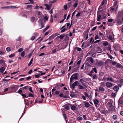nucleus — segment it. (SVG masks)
Instances as JSON below:
<instances>
[{"instance_id": "1", "label": "nucleus", "mask_w": 123, "mask_h": 123, "mask_svg": "<svg viewBox=\"0 0 123 123\" xmlns=\"http://www.w3.org/2000/svg\"><path fill=\"white\" fill-rule=\"evenodd\" d=\"M78 75V74L77 73H76L73 74L71 77L70 81H72L73 80L77 79Z\"/></svg>"}, {"instance_id": "2", "label": "nucleus", "mask_w": 123, "mask_h": 123, "mask_svg": "<svg viewBox=\"0 0 123 123\" xmlns=\"http://www.w3.org/2000/svg\"><path fill=\"white\" fill-rule=\"evenodd\" d=\"M18 88V87L17 85H15L13 87H11V89H12V92H16Z\"/></svg>"}, {"instance_id": "3", "label": "nucleus", "mask_w": 123, "mask_h": 123, "mask_svg": "<svg viewBox=\"0 0 123 123\" xmlns=\"http://www.w3.org/2000/svg\"><path fill=\"white\" fill-rule=\"evenodd\" d=\"M19 7H18V8ZM18 8V7L17 6H8L5 7H3L2 8H11L12 9H15Z\"/></svg>"}, {"instance_id": "4", "label": "nucleus", "mask_w": 123, "mask_h": 123, "mask_svg": "<svg viewBox=\"0 0 123 123\" xmlns=\"http://www.w3.org/2000/svg\"><path fill=\"white\" fill-rule=\"evenodd\" d=\"M89 31H85L84 33V36L86 38V40L88 38V34Z\"/></svg>"}, {"instance_id": "5", "label": "nucleus", "mask_w": 123, "mask_h": 123, "mask_svg": "<svg viewBox=\"0 0 123 123\" xmlns=\"http://www.w3.org/2000/svg\"><path fill=\"white\" fill-rule=\"evenodd\" d=\"M94 103V104L95 105L96 107H98V106H97L98 103H99V101L97 99H95L93 100Z\"/></svg>"}, {"instance_id": "6", "label": "nucleus", "mask_w": 123, "mask_h": 123, "mask_svg": "<svg viewBox=\"0 0 123 123\" xmlns=\"http://www.w3.org/2000/svg\"><path fill=\"white\" fill-rule=\"evenodd\" d=\"M80 81L81 82V84L85 87L86 88H87V86L86 85V84L84 83L83 81H84V80L83 79H81L80 80Z\"/></svg>"}, {"instance_id": "7", "label": "nucleus", "mask_w": 123, "mask_h": 123, "mask_svg": "<svg viewBox=\"0 0 123 123\" xmlns=\"http://www.w3.org/2000/svg\"><path fill=\"white\" fill-rule=\"evenodd\" d=\"M106 85L107 87L110 88L112 86V84L110 82H107L106 83Z\"/></svg>"}, {"instance_id": "8", "label": "nucleus", "mask_w": 123, "mask_h": 123, "mask_svg": "<svg viewBox=\"0 0 123 123\" xmlns=\"http://www.w3.org/2000/svg\"><path fill=\"white\" fill-rule=\"evenodd\" d=\"M123 104V101L120 98L118 100V105L121 106V105Z\"/></svg>"}, {"instance_id": "9", "label": "nucleus", "mask_w": 123, "mask_h": 123, "mask_svg": "<svg viewBox=\"0 0 123 123\" xmlns=\"http://www.w3.org/2000/svg\"><path fill=\"white\" fill-rule=\"evenodd\" d=\"M78 88L80 90H83L84 89V87L80 84L78 86Z\"/></svg>"}, {"instance_id": "10", "label": "nucleus", "mask_w": 123, "mask_h": 123, "mask_svg": "<svg viewBox=\"0 0 123 123\" xmlns=\"http://www.w3.org/2000/svg\"><path fill=\"white\" fill-rule=\"evenodd\" d=\"M78 70L79 67H76L73 69L72 70V73L77 72L78 71Z\"/></svg>"}, {"instance_id": "11", "label": "nucleus", "mask_w": 123, "mask_h": 123, "mask_svg": "<svg viewBox=\"0 0 123 123\" xmlns=\"http://www.w3.org/2000/svg\"><path fill=\"white\" fill-rule=\"evenodd\" d=\"M83 12L82 11H81V12H78L76 15V17L78 18L80 17L82 15L81 13H82Z\"/></svg>"}, {"instance_id": "12", "label": "nucleus", "mask_w": 123, "mask_h": 123, "mask_svg": "<svg viewBox=\"0 0 123 123\" xmlns=\"http://www.w3.org/2000/svg\"><path fill=\"white\" fill-rule=\"evenodd\" d=\"M101 15H97V20L98 21H100V20L101 19Z\"/></svg>"}, {"instance_id": "13", "label": "nucleus", "mask_w": 123, "mask_h": 123, "mask_svg": "<svg viewBox=\"0 0 123 123\" xmlns=\"http://www.w3.org/2000/svg\"><path fill=\"white\" fill-rule=\"evenodd\" d=\"M91 105L89 103L87 102H86L85 104V106L86 108H88Z\"/></svg>"}, {"instance_id": "14", "label": "nucleus", "mask_w": 123, "mask_h": 123, "mask_svg": "<svg viewBox=\"0 0 123 123\" xmlns=\"http://www.w3.org/2000/svg\"><path fill=\"white\" fill-rule=\"evenodd\" d=\"M119 89V87L117 86H115L114 87L113 90L117 92Z\"/></svg>"}, {"instance_id": "15", "label": "nucleus", "mask_w": 123, "mask_h": 123, "mask_svg": "<svg viewBox=\"0 0 123 123\" xmlns=\"http://www.w3.org/2000/svg\"><path fill=\"white\" fill-rule=\"evenodd\" d=\"M122 21L120 19H118L117 20V23L118 25H120L122 24Z\"/></svg>"}, {"instance_id": "16", "label": "nucleus", "mask_w": 123, "mask_h": 123, "mask_svg": "<svg viewBox=\"0 0 123 123\" xmlns=\"http://www.w3.org/2000/svg\"><path fill=\"white\" fill-rule=\"evenodd\" d=\"M106 80L107 81H110V82H114V80L112 78L110 77H108L106 79Z\"/></svg>"}, {"instance_id": "17", "label": "nucleus", "mask_w": 123, "mask_h": 123, "mask_svg": "<svg viewBox=\"0 0 123 123\" xmlns=\"http://www.w3.org/2000/svg\"><path fill=\"white\" fill-rule=\"evenodd\" d=\"M73 84L75 86H78L80 84V83L78 81H77L74 82Z\"/></svg>"}, {"instance_id": "18", "label": "nucleus", "mask_w": 123, "mask_h": 123, "mask_svg": "<svg viewBox=\"0 0 123 123\" xmlns=\"http://www.w3.org/2000/svg\"><path fill=\"white\" fill-rule=\"evenodd\" d=\"M116 67L117 68H123V67L120 64H117L116 65Z\"/></svg>"}, {"instance_id": "19", "label": "nucleus", "mask_w": 123, "mask_h": 123, "mask_svg": "<svg viewBox=\"0 0 123 123\" xmlns=\"http://www.w3.org/2000/svg\"><path fill=\"white\" fill-rule=\"evenodd\" d=\"M76 108V107L73 105H71V109L73 110L74 111L75 110Z\"/></svg>"}, {"instance_id": "20", "label": "nucleus", "mask_w": 123, "mask_h": 123, "mask_svg": "<svg viewBox=\"0 0 123 123\" xmlns=\"http://www.w3.org/2000/svg\"><path fill=\"white\" fill-rule=\"evenodd\" d=\"M99 90L101 92H104L105 90V89L103 87L100 86L99 88Z\"/></svg>"}, {"instance_id": "21", "label": "nucleus", "mask_w": 123, "mask_h": 123, "mask_svg": "<svg viewBox=\"0 0 123 123\" xmlns=\"http://www.w3.org/2000/svg\"><path fill=\"white\" fill-rule=\"evenodd\" d=\"M98 65L100 66H102L103 64V62L102 61L98 62Z\"/></svg>"}, {"instance_id": "22", "label": "nucleus", "mask_w": 123, "mask_h": 123, "mask_svg": "<svg viewBox=\"0 0 123 123\" xmlns=\"http://www.w3.org/2000/svg\"><path fill=\"white\" fill-rule=\"evenodd\" d=\"M31 21L32 22H34L35 20V18L34 17H31Z\"/></svg>"}, {"instance_id": "23", "label": "nucleus", "mask_w": 123, "mask_h": 123, "mask_svg": "<svg viewBox=\"0 0 123 123\" xmlns=\"http://www.w3.org/2000/svg\"><path fill=\"white\" fill-rule=\"evenodd\" d=\"M44 5L47 8V10H50V8H49V5L48 4H44Z\"/></svg>"}, {"instance_id": "24", "label": "nucleus", "mask_w": 123, "mask_h": 123, "mask_svg": "<svg viewBox=\"0 0 123 123\" xmlns=\"http://www.w3.org/2000/svg\"><path fill=\"white\" fill-rule=\"evenodd\" d=\"M64 35H60L59 36H58L57 37V38H60V39H62L64 38Z\"/></svg>"}, {"instance_id": "25", "label": "nucleus", "mask_w": 123, "mask_h": 123, "mask_svg": "<svg viewBox=\"0 0 123 123\" xmlns=\"http://www.w3.org/2000/svg\"><path fill=\"white\" fill-rule=\"evenodd\" d=\"M112 118L113 119L115 120L117 119V116L116 115H113L112 117Z\"/></svg>"}, {"instance_id": "26", "label": "nucleus", "mask_w": 123, "mask_h": 123, "mask_svg": "<svg viewBox=\"0 0 123 123\" xmlns=\"http://www.w3.org/2000/svg\"><path fill=\"white\" fill-rule=\"evenodd\" d=\"M107 2V0H103L102 3L100 5L101 6H103L104 5V4L105 3V2Z\"/></svg>"}, {"instance_id": "27", "label": "nucleus", "mask_w": 123, "mask_h": 123, "mask_svg": "<svg viewBox=\"0 0 123 123\" xmlns=\"http://www.w3.org/2000/svg\"><path fill=\"white\" fill-rule=\"evenodd\" d=\"M77 119L78 121H81L83 119V118L79 116L77 118Z\"/></svg>"}, {"instance_id": "28", "label": "nucleus", "mask_w": 123, "mask_h": 123, "mask_svg": "<svg viewBox=\"0 0 123 123\" xmlns=\"http://www.w3.org/2000/svg\"><path fill=\"white\" fill-rule=\"evenodd\" d=\"M6 50L7 51L9 52L11 50V49L10 47H8L6 48Z\"/></svg>"}, {"instance_id": "29", "label": "nucleus", "mask_w": 123, "mask_h": 123, "mask_svg": "<svg viewBox=\"0 0 123 123\" xmlns=\"http://www.w3.org/2000/svg\"><path fill=\"white\" fill-rule=\"evenodd\" d=\"M65 26H63L61 28V31H65L66 30V28H65Z\"/></svg>"}, {"instance_id": "30", "label": "nucleus", "mask_w": 123, "mask_h": 123, "mask_svg": "<svg viewBox=\"0 0 123 123\" xmlns=\"http://www.w3.org/2000/svg\"><path fill=\"white\" fill-rule=\"evenodd\" d=\"M25 55V52L23 51L21 53L20 55L22 57H24Z\"/></svg>"}, {"instance_id": "31", "label": "nucleus", "mask_w": 123, "mask_h": 123, "mask_svg": "<svg viewBox=\"0 0 123 123\" xmlns=\"http://www.w3.org/2000/svg\"><path fill=\"white\" fill-rule=\"evenodd\" d=\"M103 44L104 45L106 46L108 45V43L107 42L105 41V42L103 43Z\"/></svg>"}, {"instance_id": "32", "label": "nucleus", "mask_w": 123, "mask_h": 123, "mask_svg": "<svg viewBox=\"0 0 123 123\" xmlns=\"http://www.w3.org/2000/svg\"><path fill=\"white\" fill-rule=\"evenodd\" d=\"M59 96L61 97H62L65 98H66V97L67 96H66L64 95V94L62 93L60 94Z\"/></svg>"}, {"instance_id": "33", "label": "nucleus", "mask_w": 123, "mask_h": 123, "mask_svg": "<svg viewBox=\"0 0 123 123\" xmlns=\"http://www.w3.org/2000/svg\"><path fill=\"white\" fill-rule=\"evenodd\" d=\"M78 3L77 2L75 3L73 7L75 8H76L78 6Z\"/></svg>"}, {"instance_id": "34", "label": "nucleus", "mask_w": 123, "mask_h": 123, "mask_svg": "<svg viewBox=\"0 0 123 123\" xmlns=\"http://www.w3.org/2000/svg\"><path fill=\"white\" fill-rule=\"evenodd\" d=\"M108 105L110 107H111L112 106V102H109L108 103Z\"/></svg>"}, {"instance_id": "35", "label": "nucleus", "mask_w": 123, "mask_h": 123, "mask_svg": "<svg viewBox=\"0 0 123 123\" xmlns=\"http://www.w3.org/2000/svg\"><path fill=\"white\" fill-rule=\"evenodd\" d=\"M5 68L4 67L1 68H0V72H2L4 71L5 70Z\"/></svg>"}, {"instance_id": "36", "label": "nucleus", "mask_w": 123, "mask_h": 123, "mask_svg": "<svg viewBox=\"0 0 123 123\" xmlns=\"http://www.w3.org/2000/svg\"><path fill=\"white\" fill-rule=\"evenodd\" d=\"M4 51L0 50V55H2L4 54Z\"/></svg>"}, {"instance_id": "37", "label": "nucleus", "mask_w": 123, "mask_h": 123, "mask_svg": "<svg viewBox=\"0 0 123 123\" xmlns=\"http://www.w3.org/2000/svg\"><path fill=\"white\" fill-rule=\"evenodd\" d=\"M28 87L27 86H26L24 87H23L22 88H21L22 89H24V90H26V89H27Z\"/></svg>"}, {"instance_id": "38", "label": "nucleus", "mask_w": 123, "mask_h": 123, "mask_svg": "<svg viewBox=\"0 0 123 123\" xmlns=\"http://www.w3.org/2000/svg\"><path fill=\"white\" fill-rule=\"evenodd\" d=\"M93 79H97V76L95 74L93 76Z\"/></svg>"}, {"instance_id": "39", "label": "nucleus", "mask_w": 123, "mask_h": 123, "mask_svg": "<svg viewBox=\"0 0 123 123\" xmlns=\"http://www.w3.org/2000/svg\"><path fill=\"white\" fill-rule=\"evenodd\" d=\"M23 50V48H21L19 49L18 50V52H20L22 51Z\"/></svg>"}, {"instance_id": "40", "label": "nucleus", "mask_w": 123, "mask_h": 123, "mask_svg": "<svg viewBox=\"0 0 123 123\" xmlns=\"http://www.w3.org/2000/svg\"><path fill=\"white\" fill-rule=\"evenodd\" d=\"M64 8L65 10H66L67 9L68 6L67 5H65L64 6Z\"/></svg>"}, {"instance_id": "41", "label": "nucleus", "mask_w": 123, "mask_h": 123, "mask_svg": "<svg viewBox=\"0 0 123 123\" xmlns=\"http://www.w3.org/2000/svg\"><path fill=\"white\" fill-rule=\"evenodd\" d=\"M85 95L86 97H88V98H89V95H88V93L87 92H85Z\"/></svg>"}, {"instance_id": "42", "label": "nucleus", "mask_w": 123, "mask_h": 123, "mask_svg": "<svg viewBox=\"0 0 123 123\" xmlns=\"http://www.w3.org/2000/svg\"><path fill=\"white\" fill-rule=\"evenodd\" d=\"M22 90L21 89V88L17 92L20 93V94H21L20 93H22L23 92Z\"/></svg>"}, {"instance_id": "43", "label": "nucleus", "mask_w": 123, "mask_h": 123, "mask_svg": "<svg viewBox=\"0 0 123 123\" xmlns=\"http://www.w3.org/2000/svg\"><path fill=\"white\" fill-rule=\"evenodd\" d=\"M15 55V54H13L9 55V57L10 58H12Z\"/></svg>"}, {"instance_id": "44", "label": "nucleus", "mask_w": 123, "mask_h": 123, "mask_svg": "<svg viewBox=\"0 0 123 123\" xmlns=\"http://www.w3.org/2000/svg\"><path fill=\"white\" fill-rule=\"evenodd\" d=\"M35 38V37L34 36H32L31 38V39L32 40H34Z\"/></svg>"}, {"instance_id": "45", "label": "nucleus", "mask_w": 123, "mask_h": 123, "mask_svg": "<svg viewBox=\"0 0 123 123\" xmlns=\"http://www.w3.org/2000/svg\"><path fill=\"white\" fill-rule=\"evenodd\" d=\"M71 4H72L71 3V2H70L68 3V6L69 8L71 7Z\"/></svg>"}, {"instance_id": "46", "label": "nucleus", "mask_w": 123, "mask_h": 123, "mask_svg": "<svg viewBox=\"0 0 123 123\" xmlns=\"http://www.w3.org/2000/svg\"><path fill=\"white\" fill-rule=\"evenodd\" d=\"M111 47L110 45H109L108 47L107 48V50L109 51H110L111 49Z\"/></svg>"}, {"instance_id": "47", "label": "nucleus", "mask_w": 123, "mask_h": 123, "mask_svg": "<svg viewBox=\"0 0 123 123\" xmlns=\"http://www.w3.org/2000/svg\"><path fill=\"white\" fill-rule=\"evenodd\" d=\"M56 1V0H54L51 1H50L49 2V3H51L53 4Z\"/></svg>"}, {"instance_id": "48", "label": "nucleus", "mask_w": 123, "mask_h": 123, "mask_svg": "<svg viewBox=\"0 0 123 123\" xmlns=\"http://www.w3.org/2000/svg\"><path fill=\"white\" fill-rule=\"evenodd\" d=\"M40 76H41V74H39L36 75L35 76V77L37 78H38Z\"/></svg>"}, {"instance_id": "49", "label": "nucleus", "mask_w": 123, "mask_h": 123, "mask_svg": "<svg viewBox=\"0 0 123 123\" xmlns=\"http://www.w3.org/2000/svg\"><path fill=\"white\" fill-rule=\"evenodd\" d=\"M65 108L66 110H68L69 109V107L68 106L66 105L65 106Z\"/></svg>"}, {"instance_id": "50", "label": "nucleus", "mask_w": 123, "mask_h": 123, "mask_svg": "<svg viewBox=\"0 0 123 123\" xmlns=\"http://www.w3.org/2000/svg\"><path fill=\"white\" fill-rule=\"evenodd\" d=\"M29 96L30 97H34V96H33L32 94L31 93H30L29 94Z\"/></svg>"}, {"instance_id": "51", "label": "nucleus", "mask_w": 123, "mask_h": 123, "mask_svg": "<svg viewBox=\"0 0 123 123\" xmlns=\"http://www.w3.org/2000/svg\"><path fill=\"white\" fill-rule=\"evenodd\" d=\"M109 39L111 40H112L113 39V37L111 36L110 35L109 37Z\"/></svg>"}, {"instance_id": "52", "label": "nucleus", "mask_w": 123, "mask_h": 123, "mask_svg": "<svg viewBox=\"0 0 123 123\" xmlns=\"http://www.w3.org/2000/svg\"><path fill=\"white\" fill-rule=\"evenodd\" d=\"M21 37H18V38L16 39V40L17 41H19L21 40Z\"/></svg>"}, {"instance_id": "53", "label": "nucleus", "mask_w": 123, "mask_h": 123, "mask_svg": "<svg viewBox=\"0 0 123 123\" xmlns=\"http://www.w3.org/2000/svg\"><path fill=\"white\" fill-rule=\"evenodd\" d=\"M75 86L73 84L71 86V88L72 89H74L75 88Z\"/></svg>"}, {"instance_id": "54", "label": "nucleus", "mask_w": 123, "mask_h": 123, "mask_svg": "<svg viewBox=\"0 0 123 123\" xmlns=\"http://www.w3.org/2000/svg\"><path fill=\"white\" fill-rule=\"evenodd\" d=\"M44 19L46 21H48V18L47 16H45L44 18Z\"/></svg>"}, {"instance_id": "55", "label": "nucleus", "mask_w": 123, "mask_h": 123, "mask_svg": "<svg viewBox=\"0 0 123 123\" xmlns=\"http://www.w3.org/2000/svg\"><path fill=\"white\" fill-rule=\"evenodd\" d=\"M77 11L76 10H75L74 11V12L73 13V14H72V18H71V19H72V18L73 17V16H74V14H75L76 12H77Z\"/></svg>"}, {"instance_id": "56", "label": "nucleus", "mask_w": 123, "mask_h": 123, "mask_svg": "<svg viewBox=\"0 0 123 123\" xmlns=\"http://www.w3.org/2000/svg\"><path fill=\"white\" fill-rule=\"evenodd\" d=\"M32 7V5H28L27 6V8H31Z\"/></svg>"}, {"instance_id": "57", "label": "nucleus", "mask_w": 123, "mask_h": 123, "mask_svg": "<svg viewBox=\"0 0 123 123\" xmlns=\"http://www.w3.org/2000/svg\"><path fill=\"white\" fill-rule=\"evenodd\" d=\"M49 26H47L45 29L43 31H46L49 28Z\"/></svg>"}, {"instance_id": "58", "label": "nucleus", "mask_w": 123, "mask_h": 123, "mask_svg": "<svg viewBox=\"0 0 123 123\" xmlns=\"http://www.w3.org/2000/svg\"><path fill=\"white\" fill-rule=\"evenodd\" d=\"M93 38L92 37L91 38V39H90V42L92 43H93L94 42V40H93Z\"/></svg>"}, {"instance_id": "59", "label": "nucleus", "mask_w": 123, "mask_h": 123, "mask_svg": "<svg viewBox=\"0 0 123 123\" xmlns=\"http://www.w3.org/2000/svg\"><path fill=\"white\" fill-rule=\"evenodd\" d=\"M92 98V96L91 94H90V95H89V99L90 100H91Z\"/></svg>"}, {"instance_id": "60", "label": "nucleus", "mask_w": 123, "mask_h": 123, "mask_svg": "<svg viewBox=\"0 0 123 123\" xmlns=\"http://www.w3.org/2000/svg\"><path fill=\"white\" fill-rule=\"evenodd\" d=\"M82 98L85 100H86V99L85 96L84 95H83L82 96Z\"/></svg>"}, {"instance_id": "61", "label": "nucleus", "mask_w": 123, "mask_h": 123, "mask_svg": "<svg viewBox=\"0 0 123 123\" xmlns=\"http://www.w3.org/2000/svg\"><path fill=\"white\" fill-rule=\"evenodd\" d=\"M63 116L64 118L65 119V120H66V118H67V116H66V114H63Z\"/></svg>"}, {"instance_id": "62", "label": "nucleus", "mask_w": 123, "mask_h": 123, "mask_svg": "<svg viewBox=\"0 0 123 123\" xmlns=\"http://www.w3.org/2000/svg\"><path fill=\"white\" fill-rule=\"evenodd\" d=\"M90 61L92 63L93 62V59L92 58H90Z\"/></svg>"}, {"instance_id": "63", "label": "nucleus", "mask_w": 123, "mask_h": 123, "mask_svg": "<svg viewBox=\"0 0 123 123\" xmlns=\"http://www.w3.org/2000/svg\"><path fill=\"white\" fill-rule=\"evenodd\" d=\"M113 19L111 18H110L108 19V21L109 22H111L113 21Z\"/></svg>"}, {"instance_id": "64", "label": "nucleus", "mask_w": 123, "mask_h": 123, "mask_svg": "<svg viewBox=\"0 0 123 123\" xmlns=\"http://www.w3.org/2000/svg\"><path fill=\"white\" fill-rule=\"evenodd\" d=\"M101 85L104 86H105L104 82H102L101 83Z\"/></svg>"}]
</instances>
